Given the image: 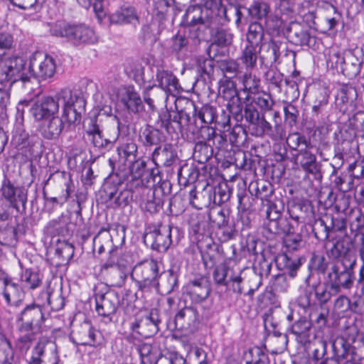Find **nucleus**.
<instances>
[{
    "instance_id": "29",
    "label": "nucleus",
    "mask_w": 364,
    "mask_h": 364,
    "mask_svg": "<svg viewBox=\"0 0 364 364\" xmlns=\"http://www.w3.org/2000/svg\"><path fill=\"white\" fill-rule=\"evenodd\" d=\"M357 97L356 89L352 85L343 84L337 90L335 105L340 112L345 113L349 107L354 105Z\"/></svg>"
},
{
    "instance_id": "45",
    "label": "nucleus",
    "mask_w": 364,
    "mask_h": 364,
    "mask_svg": "<svg viewBox=\"0 0 364 364\" xmlns=\"http://www.w3.org/2000/svg\"><path fill=\"white\" fill-rule=\"evenodd\" d=\"M199 175L197 166L193 164L188 165L186 164L181 166L178 171L179 183H183L185 186L194 183L196 181H198Z\"/></svg>"
},
{
    "instance_id": "12",
    "label": "nucleus",
    "mask_w": 364,
    "mask_h": 364,
    "mask_svg": "<svg viewBox=\"0 0 364 364\" xmlns=\"http://www.w3.org/2000/svg\"><path fill=\"white\" fill-rule=\"evenodd\" d=\"M352 247V242L347 236H343L333 243L330 249L326 250L328 258L335 261L332 262L331 268L337 264H345L348 268H351L352 279L355 280L354 269L356 265V259L350 255Z\"/></svg>"
},
{
    "instance_id": "27",
    "label": "nucleus",
    "mask_w": 364,
    "mask_h": 364,
    "mask_svg": "<svg viewBox=\"0 0 364 364\" xmlns=\"http://www.w3.org/2000/svg\"><path fill=\"white\" fill-rule=\"evenodd\" d=\"M65 128V123L62 118L54 115L46 119L39 127L41 136L47 140L58 139Z\"/></svg>"
},
{
    "instance_id": "61",
    "label": "nucleus",
    "mask_w": 364,
    "mask_h": 364,
    "mask_svg": "<svg viewBox=\"0 0 364 364\" xmlns=\"http://www.w3.org/2000/svg\"><path fill=\"white\" fill-rule=\"evenodd\" d=\"M218 67L224 75V78L235 77L240 72L239 64L233 60H224L218 63Z\"/></svg>"
},
{
    "instance_id": "20",
    "label": "nucleus",
    "mask_w": 364,
    "mask_h": 364,
    "mask_svg": "<svg viewBox=\"0 0 364 364\" xmlns=\"http://www.w3.org/2000/svg\"><path fill=\"white\" fill-rule=\"evenodd\" d=\"M184 294L193 304H201L206 301L211 292L210 282L203 277L190 280L183 287Z\"/></svg>"
},
{
    "instance_id": "52",
    "label": "nucleus",
    "mask_w": 364,
    "mask_h": 364,
    "mask_svg": "<svg viewBox=\"0 0 364 364\" xmlns=\"http://www.w3.org/2000/svg\"><path fill=\"white\" fill-rule=\"evenodd\" d=\"M119 161L122 163L134 161L136 156L137 146L133 141L127 142L120 145L117 149Z\"/></svg>"
},
{
    "instance_id": "58",
    "label": "nucleus",
    "mask_w": 364,
    "mask_h": 364,
    "mask_svg": "<svg viewBox=\"0 0 364 364\" xmlns=\"http://www.w3.org/2000/svg\"><path fill=\"white\" fill-rule=\"evenodd\" d=\"M293 226L288 218L282 217L277 222H274L268 230L273 235H289L293 232Z\"/></svg>"
},
{
    "instance_id": "39",
    "label": "nucleus",
    "mask_w": 364,
    "mask_h": 364,
    "mask_svg": "<svg viewBox=\"0 0 364 364\" xmlns=\"http://www.w3.org/2000/svg\"><path fill=\"white\" fill-rule=\"evenodd\" d=\"M186 104L188 106L193 109L195 112V117H198L203 124H212L213 122L218 123V122L217 121V114L215 107L209 105H205L198 110L193 102L189 101L187 102Z\"/></svg>"
},
{
    "instance_id": "56",
    "label": "nucleus",
    "mask_w": 364,
    "mask_h": 364,
    "mask_svg": "<svg viewBox=\"0 0 364 364\" xmlns=\"http://www.w3.org/2000/svg\"><path fill=\"white\" fill-rule=\"evenodd\" d=\"M247 134L245 127L242 124H235L229 136V141L232 146H241L244 145L247 140Z\"/></svg>"
},
{
    "instance_id": "34",
    "label": "nucleus",
    "mask_w": 364,
    "mask_h": 364,
    "mask_svg": "<svg viewBox=\"0 0 364 364\" xmlns=\"http://www.w3.org/2000/svg\"><path fill=\"white\" fill-rule=\"evenodd\" d=\"M288 38L289 41L299 46H310L311 42L314 41L309 29L302 27L299 23H293L288 29Z\"/></svg>"
},
{
    "instance_id": "48",
    "label": "nucleus",
    "mask_w": 364,
    "mask_h": 364,
    "mask_svg": "<svg viewBox=\"0 0 364 364\" xmlns=\"http://www.w3.org/2000/svg\"><path fill=\"white\" fill-rule=\"evenodd\" d=\"M247 11L252 19L262 21L267 18L270 11V7L264 1H255Z\"/></svg>"
},
{
    "instance_id": "21",
    "label": "nucleus",
    "mask_w": 364,
    "mask_h": 364,
    "mask_svg": "<svg viewBox=\"0 0 364 364\" xmlns=\"http://www.w3.org/2000/svg\"><path fill=\"white\" fill-rule=\"evenodd\" d=\"M59 110V103L56 98L43 97L35 102L30 108L31 113L36 121H45L46 119L57 114Z\"/></svg>"
},
{
    "instance_id": "24",
    "label": "nucleus",
    "mask_w": 364,
    "mask_h": 364,
    "mask_svg": "<svg viewBox=\"0 0 364 364\" xmlns=\"http://www.w3.org/2000/svg\"><path fill=\"white\" fill-rule=\"evenodd\" d=\"M1 196L7 200L11 207L18 209V203L25 206L27 197L21 187L16 186L9 178L4 176L1 187Z\"/></svg>"
},
{
    "instance_id": "55",
    "label": "nucleus",
    "mask_w": 364,
    "mask_h": 364,
    "mask_svg": "<svg viewBox=\"0 0 364 364\" xmlns=\"http://www.w3.org/2000/svg\"><path fill=\"white\" fill-rule=\"evenodd\" d=\"M232 271L226 263H221L215 267L213 277L215 283L219 286H229L230 272Z\"/></svg>"
},
{
    "instance_id": "54",
    "label": "nucleus",
    "mask_w": 364,
    "mask_h": 364,
    "mask_svg": "<svg viewBox=\"0 0 364 364\" xmlns=\"http://www.w3.org/2000/svg\"><path fill=\"white\" fill-rule=\"evenodd\" d=\"M8 283L4 285L3 296L8 305L17 304L20 296V287L12 279L9 281Z\"/></svg>"
},
{
    "instance_id": "31",
    "label": "nucleus",
    "mask_w": 364,
    "mask_h": 364,
    "mask_svg": "<svg viewBox=\"0 0 364 364\" xmlns=\"http://www.w3.org/2000/svg\"><path fill=\"white\" fill-rule=\"evenodd\" d=\"M151 156L155 165L166 167L171 166L178 160L176 149L171 144L155 147Z\"/></svg>"
},
{
    "instance_id": "38",
    "label": "nucleus",
    "mask_w": 364,
    "mask_h": 364,
    "mask_svg": "<svg viewBox=\"0 0 364 364\" xmlns=\"http://www.w3.org/2000/svg\"><path fill=\"white\" fill-rule=\"evenodd\" d=\"M232 193V188L228 183H220L212 191H209L208 203L212 200L214 204L220 205L230 200Z\"/></svg>"
},
{
    "instance_id": "8",
    "label": "nucleus",
    "mask_w": 364,
    "mask_h": 364,
    "mask_svg": "<svg viewBox=\"0 0 364 364\" xmlns=\"http://www.w3.org/2000/svg\"><path fill=\"white\" fill-rule=\"evenodd\" d=\"M226 108L228 110V114L225 111L223 112L221 119L218 121L223 128H230L231 117L236 121L237 123L242 122L245 119L250 125L258 119V110L251 103H247L243 107L241 98L237 101L232 102H227Z\"/></svg>"
},
{
    "instance_id": "41",
    "label": "nucleus",
    "mask_w": 364,
    "mask_h": 364,
    "mask_svg": "<svg viewBox=\"0 0 364 364\" xmlns=\"http://www.w3.org/2000/svg\"><path fill=\"white\" fill-rule=\"evenodd\" d=\"M16 330L19 334L16 341V348L21 353H26L31 347L33 341L36 338L38 333L36 331H30L29 330L21 329L16 327Z\"/></svg>"
},
{
    "instance_id": "37",
    "label": "nucleus",
    "mask_w": 364,
    "mask_h": 364,
    "mask_svg": "<svg viewBox=\"0 0 364 364\" xmlns=\"http://www.w3.org/2000/svg\"><path fill=\"white\" fill-rule=\"evenodd\" d=\"M121 102L130 112L136 114L143 110V102L133 86L125 88Z\"/></svg>"
},
{
    "instance_id": "57",
    "label": "nucleus",
    "mask_w": 364,
    "mask_h": 364,
    "mask_svg": "<svg viewBox=\"0 0 364 364\" xmlns=\"http://www.w3.org/2000/svg\"><path fill=\"white\" fill-rule=\"evenodd\" d=\"M47 231L53 236H66L70 235L68 224L63 218L50 221L47 225Z\"/></svg>"
},
{
    "instance_id": "3",
    "label": "nucleus",
    "mask_w": 364,
    "mask_h": 364,
    "mask_svg": "<svg viewBox=\"0 0 364 364\" xmlns=\"http://www.w3.org/2000/svg\"><path fill=\"white\" fill-rule=\"evenodd\" d=\"M159 268L154 259H146L136 264L131 272V278L140 292H149L159 284Z\"/></svg>"
},
{
    "instance_id": "9",
    "label": "nucleus",
    "mask_w": 364,
    "mask_h": 364,
    "mask_svg": "<svg viewBox=\"0 0 364 364\" xmlns=\"http://www.w3.org/2000/svg\"><path fill=\"white\" fill-rule=\"evenodd\" d=\"M314 97L311 120L318 132L321 134L326 133L331 126L329 114L326 110L328 95L326 90L318 89L314 92Z\"/></svg>"
},
{
    "instance_id": "13",
    "label": "nucleus",
    "mask_w": 364,
    "mask_h": 364,
    "mask_svg": "<svg viewBox=\"0 0 364 364\" xmlns=\"http://www.w3.org/2000/svg\"><path fill=\"white\" fill-rule=\"evenodd\" d=\"M46 319L42 306L31 304L17 315L16 327L41 333Z\"/></svg>"
},
{
    "instance_id": "53",
    "label": "nucleus",
    "mask_w": 364,
    "mask_h": 364,
    "mask_svg": "<svg viewBox=\"0 0 364 364\" xmlns=\"http://www.w3.org/2000/svg\"><path fill=\"white\" fill-rule=\"evenodd\" d=\"M112 235L109 231L103 228L93 239V247L97 248V252L100 255L105 252V249L112 247Z\"/></svg>"
},
{
    "instance_id": "46",
    "label": "nucleus",
    "mask_w": 364,
    "mask_h": 364,
    "mask_svg": "<svg viewBox=\"0 0 364 364\" xmlns=\"http://www.w3.org/2000/svg\"><path fill=\"white\" fill-rule=\"evenodd\" d=\"M258 55L259 56L258 47L246 44L242 51L240 60L247 70H252L257 65Z\"/></svg>"
},
{
    "instance_id": "4",
    "label": "nucleus",
    "mask_w": 364,
    "mask_h": 364,
    "mask_svg": "<svg viewBox=\"0 0 364 364\" xmlns=\"http://www.w3.org/2000/svg\"><path fill=\"white\" fill-rule=\"evenodd\" d=\"M58 102L63 103V116L69 124L79 122L85 110L86 102L82 92L79 90H62L56 95Z\"/></svg>"
},
{
    "instance_id": "2",
    "label": "nucleus",
    "mask_w": 364,
    "mask_h": 364,
    "mask_svg": "<svg viewBox=\"0 0 364 364\" xmlns=\"http://www.w3.org/2000/svg\"><path fill=\"white\" fill-rule=\"evenodd\" d=\"M50 32L53 36L66 38L68 42L75 46L93 44L97 41L94 31L84 24L57 21L51 25Z\"/></svg>"
},
{
    "instance_id": "49",
    "label": "nucleus",
    "mask_w": 364,
    "mask_h": 364,
    "mask_svg": "<svg viewBox=\"0 0 364 364\" xmlns=\"http://www.w3.org/2000/svg\"><path fill=\"white\" fill-rule=\"evenodd\" d=\"M213 151L210 145L204 141L195 144L193 157L199 164H205L213 156Z\"/></svg>"
},
{
    "instance_id": "32",
    "label": "nucleus",
    "mask_w": 364,
    "mask_h": 364,
    "mask_svg": "<svg viewBox=\"0 0 364 364\" xmlns=\"http://www.w3.org/2000/svg\"><path fill=\"white\" fill-rule=\"evenodd\" d=\"M156 80L159 87L171 95H176L181 89L178 80L171 71L159 69L156 72Z\"/></svg>"
},
{
    "instance_id": "36",
    "label": "nucleus",
    "mask_w": 364,
    "mask_h": 364,
    "mask_svg": "<svg viewBox=\"0 0 364 364\" xmlns=\"http://www.w3.org/2000/svg\"><path fill=\"white\" fill-rule=\"evenodd\" d=\"M342 73L350 79L355 77L361 70L363 60L350 50L344 52Z\"/></svg>"
},
{
    "instance_id": "62",
    "label": "nucleus",
    "mask_w": 364,
    "mask_h": 364,
    "mask_svg": "<svg viewBox=\"0 0 364 364\" xmlns=\"http://www.w3.org/2000/svg\"><path fill=\"white\" fill-rule=\"evenodd\" d=\"M21 282L24 283L26 287L31 289L38 287L42 282L40 274L31 269H26L21 276Z\"/></svg>"
},
{
    "instance_id": "23",
    "label": "nucleus",
    "mask_w": 364,
    "mask_h": 364,
    "mask_svg": "<svg viewBox=\"0 0 364 364\" xmlns=\"http://www.w3.org/2000/svg\"><path fill=\"white\" fill-rule=\"evenodd\" d=\"M181 23L186 26L197 27L198 29L206 28L210 26L208 14H206L204 9L198 5L191 6L187 9Z\"/></svg>"
},
{
    "instance_id": "40",
    "label": "nucleus",
    "mask_w": 364,
    "mask_h": 364,
    "mask_svg": "<svg viewBox=\"0 0 364 364\" xmlns=\"http://www.w3.org/2000/svg\"><path fill=\"white\" fill-rule=\"evenodd\" d=\"M219 95L228 102H235L240 99L236 84L229 78H223L219 81Z\"/></svg>"
},
{
    "instance_id": "18",
    "label": "nucleus",
    "mask_w": 364,
    "mask_h": 364,
    "mask_svg": "<svg viewBox=\"0 0 364 364\" xmlns=\"http://www.w3.org/2000/svg\"><path fill=\"white\" fill-rule=\"evenodd\" d=\"M70 338L77 345L96 346L100 344L101 333L92 327L90 321H84L74 327Z\"/></svg>"
},
{
    "instance_id": "47",
    "label": "nucleus",
    "mask_w": 364,
    "mask_h": 364,
    "mask_svg": "<svg viewBox=\"0 0 364 364\" xmlns=\"http://www.w3.org/2000/svg\"><path fill=\"white\" fill-rule=\"evenodd\" d=\"M129 188L120 191V193L116 196L117 192L114 188L110 191H106L107 198L109 200H114V203L118 207H125L128 205L130 202L133 200V191L130 187V183H129Z\"/></svg>"
},
{
    "instance_id": "51",
    "label": "nucleus",
    "mask_w": 364,
    "mask_h": 364,
    "mask_svg": "<svg viewBox=\"0 0 364 364\" xmlns=\"http://www.w3.org/2000/svg\"><path fill=\"white\" fill-rule=\"evenodd\" d=\"M287 144L291 149L297 151L301 148H314L310 138L297 132L289 134Z\"/></svg>"
},
{
    "instance_id": "22",
    "label": "nucleus",
    "mask_w": 364,
    "mask_h": 364,
    "mask_svg": "<svg viewBox=\"0 0 364 364\" xmlns=\"http://www.w3.org/2000/svg\"><path fill=\"white\" fill-rule=\"evenodd\" d=\"M313 148H301L296 155V162L307 173L311 174L315 179H321V164L317 161L316 156L312 152Z\"/></svg>"
},
{
    "instance_id": "50",
    "label": "nucleus",
    "mask_w": 364,
    "mask_h": 364,
    "mask_svg": "<svg viewBox=\"0 0 364 364\" xmlns=\"http://www.w3.org/2000/svg\"><path fill=\"white\" fill-rule=\"evenodd\" d=\"M104 275L108 284L114 287H123L127 278V274L121 267H113Z\"/></svg>"
},
{
    "instance_id": "63",
    "label": "nucleus",
    "mask_w": 364,
    "mask_h": 364,
    "mask_svg": "<svg viewBox=\"0 0 364 364\" xmlns=\"http://www.w3.org/2000/svg\"><path fill=\"white\" fill-rule=\"evenodd\" d=\"M46 343L39 341L32 349L31 353L26 360L27 364H46L42 358L45 353Z\"/></svg>"
},
{
    "instance_id": "1",
    "label": "nucleus",
    "mask_w": 364,
    "mask_h": 364,
    "mask_svg": "<svg viewBox=\"0 0 364 364\" xmlns=\"http://www.w3.org/2000/svg\"><path fill=\"white\" fill-rule=\"evenodd\" d=\"M326 280L323 284L312 285V290L317 303L320 306L327 304L333 296L342 290H349L354 284L351 268L345 264H337L328 272Z\"/></svg>"
},
{
    "instance_id": "59",
    "label": "nucleus",
    "mask_w": 364,
    "mask_h": 364,
    "mask_svg": "<svg viewBox=\"0 0 364 364\" xmlns=\"http://www.w3.org/2000/svg\"><path fill=\"white\" fill-rule=\"evenodd\" d=\"M272 261L267 260L264 256H262L259 259L256 261L253 264L252 269L253 274H257L261 277L262 280L264 278H267L272 270Z\"/></svg>"
},
{
    "instance_id": "35",
    "label": "nucleus",
    "mask_w": 364,
    "mask_h": 364,
    "mask_svg": "<svg viewBox=\"0 0 364 364\" xmlns=\"http://www.w3.org/2000/svg\"><path fill=\"white\" fill-rule=\"evenodd\" d=\"M41 296L46 297L53 311H58L65 306V301L63 296L62 283H55L53 286L50 285L47 291L41 293Z\"/></svg>"
},
{
    "instance_id": "17",
    "label": "nucleus",
    "mask_w": 364,
    "mask_h": 364,
    "mask_svg": "<svg viewBox=\"0 0 364 364\" xmlns=\"http://www.w3.org/2000/svg\"><path fill=\"white\" fill-rule=\"evenodd\" d=\"M119 305V294L113 290L105 293L95 294V310L100 316L105 318L108 322L112 321Z\"/></svg>"
},
{
    "instance_id": "14",
    "label": "nucleus",
    "mask_w": 364,
    "mask_h": 364,
    "mask_svg": "<svg viewBox=\"0 0 364 364\" xmlns=\"http://www.w3.org/2000/svg\"><path fill=\"white\" fill-rule=\"evenodd\" d=\"M28 70L38 80H46L53 77L55 73V60L48 55L36 53L30 58Z\"/></svg>"
},
{
    "instance_id": "10",
    "label": "nucleus",
    "mask_w": 364,
    "mask_h": 364,
    "mask_svg": "<svg viewBox=\"0 0 364 364\" xmlns=\"http://www.w3.org/2000/svg\"><path fill=\"white\" fill-rule=\"evenodd\" d=\"M274 125L265 117L264 114L258 112V119L252 124L257 136H267L274 141H279L286 137V129L282 124V118L279 112H271Z\"/></svg>"
},
{
    "instance_id": "43",
    "label": "nucleus",
    "mask_w": 364,
    "mask_h": 364,
    "mask_svg": "<svg viewBox=\"0 0 364 364\" xmlns=\"http://www.w3.org/2000/svg\"><path fill=\"white\" fill-rule=\"evenodd\" d=\"M332 262L323 254L314 253L309 262V269L314 272L318 274H326L327 271H331Z\"/></svg>"
},
{
    "instance_id": "44",
    "label": "nucleus",
    "mask_w": 364,
    "mask_h": 364,
    "mask_svg": "<svg viewBox=\"0 0 364 364\" xmlns=\"http://www.w3.org/2000/svg\"><path fill=\"white\" fill-rule=\"evenodd\" d=\"M242 82L243 85L242 90L247 94L244 100L245 102L249 101L251 95L258 92L260 80L255 75L252 74V73L247 72L242 77Z\"/></svg>"
},
{
    "instance_id": "26",
    "label": "nucleus",
    "mask_w": 364,
    "mask_h": 364,
    "mask_svg": "<svg viewBox=\"0 0 364 364\" xmlns=\"http://www.w3.org/2000/svg\"><path fill=\"white\" fill-rule=\"evenodd\" d=\"M26 60L20 56H13L4 61V72L6 74V78L13 82L21 80L23 82H28L29 77L21 71L24 69Z\"/></svg>"
},
{
    "instance_id": "6",
    "label": "nucleus",
    "mask_w": 364,
    "mask_h": 364,
    "mask_svg": "<svg viewBox=\"0 0 364 364\" xmlns=\"http://www.w3.org/2000/svg\"><path fill=\"white\" fill-rule=\"evenodd\" d=\"M148 168L147 163L141 159L134 160L129 165V170L118 168L117 171L109 175L113 183L120 185L125 181L129 180L131 188H140L144 193L146 191L145 188V173Z\"/></svg>"
},
{
    "instance_id": "11",
    "label": "nucleus",
    "mask_w": 364,
    "mask_h": 364,
    "mask_svg": "<svg viewBox=\"0 0 364 364\" xmlns=\"http://www.w3.org/2000/svg\"><path fill=\"white\" fill-rule=\"evenodd\" d=\"M173 230L178 232L177 227L163 223L149 227L144 236V243L154 250L160 252H166L172 243Z\"/></svg>"
},
{
    "instance_id": "5",
    "label": "nucleus",
    "mask_w": 364,
    "mask_h": 364,
    "mask_svg": "<svg viewBox=\"0 0 364 364\" xmlns=\"http://www.w3.org/2000/svg\"><path fill=\"white\" fill-rule=\"evenodd\" d=\"M302 259L300 257L290 255L288 253L279 254L276 257V265L284 273L273 277L272 287L275 291L280 292L287 291L289 284L287 282V275L291 279L295 278L302 265Z\"/></svg>"
},
{
    "instance_id": "16",
    "label": "nucleus",
    "mask_w": 364,
    "mask_h": 364,
    "mask_svg": "<svg viewBox=\"0 0 364 364\" xmlns=\"http://www.w3.org/2000/svg\"><path fill=\"white\" fill-rule=\"evenodd\" d=\"M198 324V312L193 306H186L180 309L173 321L167 323V328L171 331L178 330L193 333Z\"/></svg>"
},
{
    "instance_id": "25",
    "label": "nucleus",
    "mask_w": 364,
    "mask_h": 364,
    "mask_svg": "<svg viewBox=\"0 0 364 364\" xmlns=\"http://www.w3.org/2000/svg\"><path fill=\"white\" fill-rule=\"evenodd\" d=\"M55 175V179L58 185L62 189V193L59 197H48V202L53 203L60 204L63 205L65 202L68 201L72 193L74 192L75 186L70 173L67 171H56Z\"/></svg>"
},
{
    "instance_id": "42",
    "label": "nucleus",
    "mask_w": 364,
    "mask_h": 364,
    "mask_svg": "<svg viewBox=\"0 0 364 364\" xmlns=\"http://www.w3.org/2000/svg\"><path fill=\"white\" fill-rule=\"evenodd\" d=\"M247 45L259 47L266 41L264 39V31L262 24L257 21L250 24L246 35Z\"/></svg>"
},
{
    "instance_id": "33",
    "label": "nucleus",
    "mask_w": 364,
    "mask_h": 364,
    "mask_svg": "<svg viewBox=\"0 0 364 364\" xmlns=\"http://www.w3.org/2000/svg\"><path fill=\"white\" fill-rule=\"evenodd\" d=\"M166 140L163 132L150 125H146L141 129L139 134V141L146 148L160 146Z\"/></svg>"
},
{
    "instance_id": "28",
    "label": "nucleus",
    "mask_w": 364,
    "mask_h": 364,
    "mask_svg": "<svg viewBox=\"0 0 364 364\" xmlns=\"http://www.w3.org/2000/svg\"><path fill=\"white\" fill-rule=\"evenodd\" d=\"M287 320L294 321L291 326V332L295 335L301 343L306 342L310 336L312 323L310 319L306 316H300L291 312L287 316Z\"/></svg>"
},
{
    "instance_id": "64",
    "label": "nucleus",
    "mask_w": 364,
    "mask_h": 364,
    "mask_svg": "<svg viewBox=\"0 0 364 364\" xmlns=\"http://www.w3.org/2000/svg\"><path fill=\"white\" fill-rule=\"evenodd\" d=\"M361 244L359 247V256L362 261V265L360 267L358 279L356 282V290L360 292V294L364 296V233L360 235Z\"/></svg>"
},
{
    "instance_id": "7",
    "label": "nucleus",
    "mask_w": 364,
    "mask_h": 364,
    "mask_svg": "<svg viewBox=\"0 0 364 364\" xmlns=\"http://www.w3.org/2000/svg\"><path fill=\"white\" fill-rule=\"evenodd\" d=\"M258 51L261 64L267 68L279 63V59L283 53H284V55L289 58L295 65L296 52L287 48L285 41L272 38L260 45L258 47Z\"/></svg>"
},
{
    "instance_id": "19",
    "label": "nucleus",
    "mask_w": 364,
    "mask_h": 364,
    "mask_svg": "<svg viewBox=\"0 0 364 364\" xmlns=\"http://www.w3.org/2000/svg\"><path fill=\"white\" fill-rule=\"evenodd\" d=\"M85 131L88 141L99 150L111 149L117 139V136L112 138L105 136L96 116L89 119L87 125L85 126Z\"/></svg>"
},
{
    "instance_id": "30",
    "label": "nucleus",
    "mask_w": 364,
    "mask_h": 364,
    "mask_svg": "<svg viewBox=\"0 0 364 364\" xmlns=\"http://www.w3.org/2000/svg\"><path fill=\"white\" fill-rule=\"evenodd\" d=\"M112 24L125 25L139 23V16L136 9L130 5L124 4L110 14L108 16Z\"/></svg>"
},
{
    "instance_id": "15",
    "label": "nucleus",
    "mask_w": 364,
    "mask_h": 364,
    "mask_svg": "<svg viewBox=\"0 0 364 364\" xmlns=\"http://www.w3.org/2000/svg\"><path fill=\"white\" fill-rule=\"evenodd\" d=\"M161 318L157 309H152L149 314L135 318L130 324L132 331L145 338L156 335L159 331Z\"/></svg>"
},
{
    "instance_id": "60",
    "label": "nucleus",
    "mask_w": 364,
    "mask_h": 364,
    "mask_svg": "<svg viewBox=\"0 0 364 364\" xmlns=\"http://www.w3.org/2000/svg\"><path fill=\"white\" fill-rule=\"evenodd\" d=\"M327 222L326 218H319L315 221L313 225L314 235L320 241L326 240L329 237L331 229L330 226L327 225Z\"/></svg>"
}]
</instances>
